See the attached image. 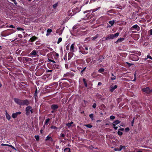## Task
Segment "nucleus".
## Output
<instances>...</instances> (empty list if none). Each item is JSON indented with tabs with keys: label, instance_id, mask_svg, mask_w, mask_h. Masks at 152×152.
<instances>
[{
	"label": "nucleus",
	"instance_id": "nucleus-1",
	"mask_svg": "<svg viewBox=\"0 0 152 152\" xmlns=\"http://www.w3.org/2000/svg\"><path fill=\"white\" fill-rule=\"evenodd\" d=\"M32 109V107L30 106H28L26 108V114L27 115H28L31 113H33Z\"/></svg>",
	"mask_w": 152,
	"mask_h": 152
},
{
	"label": "nucleus",
	"instance_id": "nucleus-2",
	"mask_svg": "<svg viewBox=\"0 0 152 152\" xmlns=\"http://www.w3.org/2000/svg\"><path fill=\"white\" fill-rule=\"evenodd\" d=\"M142 91H143L148 94L151 93L152 92V90L150 89L148 87H147L143 88L142 89Z\"/></svg>",
	"mask_w": 152,
	"mask_h": 152
},
{
	"label": "nucleus",
	"instance_id": "nucleus-3",
	"mask_svg": "<svg viewBox=\"0 0 152 152\" xmlns=\"http://www.w3.org/2000/svg\"><path fill=\"white\" fill-rule=\"evenodd\" d=\"M14 101L16 104L20 105H22V100L18 98H15L14 99Z\"/></svg>",
	"mask_w": 152,
	"mask_h": 152
},
{
	"label": "nucleus",
	"instance_id": "nucleus-4",
	"mask_svg": "<svg viewBox=\"0 0 152 152\" xmlns=\"http://www.w3.org/2000/svg\"><path fill=\"white\" fill-rule=\"evenodd\" d=\"M134 29H136L137 31L140 30V27L138 25L136 24L130 28L131 30H133Z\"/></svg>",
	"mask_w": 152,
	"mask_h": 152
},
{
	"label": "nucleus",
	"instance_id": "nucleus-5",
	"mask_svg": "<svg viewBox=\"0 0 152 152\" xmlns=\"http://www.w3.org/2000/svg\"><path fill=\"white\" fill-rule=\"evenodd\" d=\"M21 113L20 112H18L15 113H13L12 115V117L13 118H15L17 117L18 115H20Z\"/></svg>",
	"mask_w": 152,
	"mask_h": 152
},
{
	"label": "nucleus",
	"instance_id": "nucleus-6",
	"mask_svg": "<svg viewBox=\"0 0 152 152\" xmlns=\"http://www.w3.org/2000/svg\"><path fill=\"white\" fill-rule=\"evenodd\" d=\"M22 105H28L29 104V102L28 100H22Z\"/></svg>",
	"mask_w": 152,
	"mask_h": 152
},
{
	"label": "nucleus",
	"instance_id": "nucleus-7",
	"mask_svg": "<svg viewBox=\"0 0 152 152\" xmlns=\"http://www.w3.org/2000/svg\"><path fill=\"white\" fill-rule=\"evenodd\" d=\"M45 140L46 141H49L51 142H52L53 141L52 137L49 136H48L46 137Z\"/></svg>",
	"mask_w": 152,
	"mask_h": 152
},
{
	"label": "nucleus",
	"instance_id": "nucleus-8",
	"mask_svg": "<svg viewBox=\"0 0 152 152\" xmlns=\"http://www.w3.org/2000/svg\"><path fill=\"white\" fill-rule=\"evenodd\" d=\"M117 88V86L116 85H115L114 86H111L110 88V91L112 92L113 91L116 89Z\"/></svg>",
	"mask_w": 152,
	"mask_h": 152
},
{
	"label": "nucleus",
	"instance_id": "nucleus-9",
	"mask_svg": "<svg viewBox=\"0 0 152 152\" xmlns=\"http://www.w3.org/2000/svg\"><path fill=\"white\" fill-rule=\"evenodd\" d=\"M113 39L112 34H109L105 38V40L112 39Z\"/></svg>",
	"mask_w": 152,
	"mask_h": 152
},
{
	"label": "nucleus",
	"instance_id": "nucleus-10",
	"mask_svg": "<svg viewBox=\"0 0 152 152\" xmlns=\"http://www.w3.org/2000/svg\"><path fill=\"white\" fill-rule=\"evenodd\" d=\"M75 44V43H73L70 46V50L71 52H74V45Z\"/></svg>",
	"mask_w": 152,
	"mask_h": 152
},
{
	"label": "nucleus",
	"instance_id": "nucleus-11",
	"mask_svg": "<svg viewBox=\"0 0 152 152\" xmlns=\"http://www.w3.org/2000/svg\"><path fill=\"white\" fill-rule=\"evenodd\" d=\"M51 107L52 109L55 110L57 109L58 106L57 104H53L51 105Z\"/></svg>",
	"mask_w": 152,
	"mask_h": 152
},
{
	"label": "nucleus",
	"instance_id": "nucleus-12",
	"mask_svg": "<svg viewBox=\"0 0 152 152\" xmlns=\"http://www.w3.org/2000/svg\"><path fill=\"white\" fill-rule=\"evenodd\" d=\"M6 116L7 119L8 120H10L11 118V116L10 115L7 113V111H6Z\"/></svg>",
	"mask_w": 152,
	"mask_h": 152
},
{
	"label": "nucleus",
	"instance_id": "nucleus-13",
	"mask_svg": "<svg viewBox=\"0 0 152 152\" xmlns=\"http://www.w3.org/2000/svg\"><path fill=\"white\" fill-rule=\"evenodd\" d=\"M37 39V37L35 36H34L31 38L30 39V40L31 42H33L35 41Z\"/></svg>",
	"mask_w": 152,
	"mask_h": 152
},
{
	"label": "nucleus",
	"instance_id": "nucleus-14",
	"mask_svg": "<svg viewBox=\"0 0 152 152\" xmlns=\"http://www.w3.org/2000/svg\"><path fill=\"white\" fill-rule=\"evenodd\" d=\"M124 38H121L118 39L117 41L115 42L116 43H118V42H121L123 41L124 40Z\"/></svg>",
	"mask_w": 152,
	"mask_h": 152
},
{
	"label": "nucleus",
	"instance_id": "nucleus-15",
	"mask_svg": "<svg viewBox=\"0 0 152 152\" xmlns=\"http://www.w3.org/2000/svg\"><path fill=\"white\" fill-rule=\"evenodd\" d=\"M73 124V122H71L70 123H68L66 124V126L68 127V128L70 127Z\"/></svg>",
	"mask_w": 152,
	"mask_h": 152
},
{
	"label": "nucleus",
	"instance_id": "nucleus-16",
	"mask_svg": "<svg viewBox=\"0 0 152 152\" xmlns=\"http://www.w3.org/2000/svg\"><path fill=\"white\" fill-rule=\"evenodd\" d=\"M37 52H37L36 50H33L31 53V55L35 56L37 55Z\"/></svg>",
	"mask_w": 152,
	"mask_h": 152
},
{
	"label": "nucleus",
	"instance_id": "nucleus-17",
	"mask_svg": "<svg viewBox=\"0 0 152 152\" xmlns=\"http://www.w3.org/2000/svg\"><path fill=\"white\" fill-rule=\"evenodd\" d=\"M113 38L117 37L119 35V33H117L115 34H112Z\"/></svg>",
	"mask_w": 152,
	"mask_h": 152
},
{
	"label": "nucleus",
	"instance_id": "nucleus-18",
	"mask_svg": "<svg viewBox=\"0 0 152 152\" xmlns=\"http://www.w3.org/2000/svg\"><path fill=\"white\" fill-rule=\"evenodd\" d=\"M70 149L69 148H66L64 150V152H70Z\"/></svg>",
	"mask_w": 152,
	"mask_h": 152
},
{
	"label": "nucleus",
	"instance_id": "nucleus-19",
	"mask_svg": "<svg viewBox=\"0 0 152 152\" xmlns=\"http://www.w3.org/2000/svg\"><path fill=\"white\" fill-rule=\"evenodd\" d=\"M98 37V34L96 35L94 37H93L91 38V39L92 40H94L96 39Z\"/></svg>",
	"mask_w": 152,
	"mask_h": 152
},
{
	"label": "nucleus",
	"instance_id": "nucleus-20",
	"mask_svg": "<svg viewBox=\"0 0 152 152\" xmlns=\"http://www.w3.org/2000/svg\"><path fill=\"white\" fill-rule=\"evenodd\" d=\"M52 30L51 29H48L47 30V33L46 34V35L47 36H48L49 35V33H51L52 32Z\"/></svg>",
	"mask_w": 152,
	"mask_h": 152
},
{
	"label": "nucleus",
	"instance_id": "nucleus-21",
	"mask_svg": "<svg viewBox=\"0 0 152 152\" xmlns=\"http://www.w3.org/2000/svg\"><path fill=\"white\" fill-rule=\"evenodd\" d=\"M120 121L118 120H116L113 122V125H115L118 124L120 123Z\"/></svg>",
	"mask_w": 152,
	"mask_h": 152
},
{
	"label": "nucleus",
	"instance_id": "nucleus-22",
	"mask_svg": "<svg viewBox=\"0 0 152 152\" xmlns=\"http://www.w3.org/2000/svg\"><path fill=\"white\" fill-rule=\"evenodd\" d=\"M49 121H50V119L49 118L47 119L45 121V124L46 125H48V123H49Z\"/></svg>",
	"mask_w": 152,
	"mask_h": 152
},
{
	"label": "nucleus",
	"instance_id": "nucleus-23",
	"mask_svg": "<svg viewBox=\"0 0 152 152\" xmlns=\"http://www.w3.org/2000/svg\"><path fill=\"white\" fill-rule=\"evenodd\" d=\"M51 128L52 129H54L55 130H59V129L58 128L54 126H52L51 127Z\"/></svg>",
	"mask_w": 152,
	"mask_h": 152
},
{
	"label": "nucleus",
	"instance_id": "nucleus-24",
	"mask_svg": "<svg viewBox=\"0 0 152 152\" xmlns=\"http://www.w3.org/2000/svg\"><path fill=\"white\" fill-rule=\"evenodd\" d=\"M114 22H115L114 20L110 21L109 22V23L111 25V26H113L114 24Z\"/></svg>",
	"mask_w": 152,
	"mask_h": 152
},
{
	"label": "nucleus",
	"instance_id": "nucleus-25",
	"mask_svg": "<svg viewBox=\"0 0 152 152\" xmlns=\"http://www.w3.org/2000/svg\"><path fill=\"white\" fill-rule=\"evenodd\" d=\"M83 81L84 84L85 86L86 87H87V84L86 82V80L85 79L83 78Z\"/></svg>",
	"mask_w": 152,
	"mask_h": 152
},
{
	"label": "nucleus",
	"instance_id": "nucleus-26",
	"mask_svg": "<svg viewBox=\"0 0 152 152\" xmlns=\"http://www.w3.org/2000/svg\"><path fill=\"white\" fill-rule=\"evenodd\" d=\"M34 137L36 139L37 141H39V137L38 135L35 136Z\"/></svg>",
	"mask_w": 152,
	"mask_h": 152
},
{
	"label": "nucleus",
	"instance_id": "nucleus-27",
	"mask_svg": "<svg viewBox=\"0 0 152 152\" xmlns=\"http://www.w3.org/2000/svg\"><path fill=\"white\" fill-rule=\"evenodd\" d=\"M106 136L107 138L108 139V138L109 137V138L110 139H112L113 138V136H112L111 135H106Z\"/></svg>",
	"mask_w": 152,
	"mask_h": 152
},
{
	"label": "nucleus",
	"instance_id": "nucleus-28",
	"mask_svg": "<svg viewBox=\"0 0 152 152\" xmlns=\"http://www.w3.org/2000/svg\"><path fill=\"white\" fill-rule=\"evenodd\" d=\"M62 40V39L61 37H60L58 38V40L57 41V43L58 44L59 43L61 42Z\"/></svg>",
	"mask_w": 152,
	"mask_h": 152
},
{
	"label": "nucleus",
	"instance_id": "nucleus-29",
	"mask_svg": "<svg viewBox=\"0 0 152 152\" xmlns=\"http://www.w3.org/2000/svg\"><path fill=\"white\" fill-rule=\"evenodd\" d=\"M85 126H86V127L89 128H91L92 127V126L90 124H86L85 125Z\"/></svg>",
	"mask_w": 152,
	"mask_h": 152
},
{
	"label": "nucleus",
	"instance_id": "nucleus-30",
	"mask_svg": "<svg viewBox=\"0 0 152 152\" xmlns=\"http://www.w3.org/2000/svg\"><path fill=\"white\" fill-rule=\"evenodd\" d=\"M114 150L115 151H120L121 150V149H120V147L119 148H115L114 149Z\"/></svg>",
	"mask_w": 152,
	"mask_h": 152
},
{
	"label": "nucleus",
	"instance_id": "nucleus-31",
	"mask_svg": "<svg viewBox=\"0 0 152 152\" xmlns=\"http://www.w3.org/2000/svg\"><path fill=\"white\" fill-rule=\"evenodd\" d=\"M8 146L10 147V148H12L14 150H16V148L14 146H13L12 145H8Z\"/></svg>",
	"mask_w": 152,
	"mask_h": 152
},
{
	"label": "nucleus",
	"instance_id": "nucleus-32",
	"mask_svg": "<svg viewBox=\"0 0 152 152\" xmlns=\"http://www.w3.org/2000/svg\"><path fill=\"white\" fill-rule=\"evenodd\" d=\"M8 146L10 147V148H12L14 150H16V148L14 146H13L12 145H8Z\"/></svg>",
	"mask_w": 152,
	"mask_h": 152
},
{
	"label": "nucleus",
	"instance_id": "nucleus-33",
	"mask_svg": "<svg viewBox=\"0 0 152 152\" xmlns=\"http://www.w3.org/2000/svg\"><path fill=\"white\" fill-rule=\"evenodd\" d=\"M104 71V69L103 68L100 69L98 70V72H103Z\"/></svg>",
	"mask_w": 152,
	"mask_h": 152
},
{
	"label": "nucleus",
	"instance_id": "nucleus-34",
	"mask_svg": "<svg viewBox=\"0 0 152 152\" xmlns=\"http://www.w3.org/2000/svg\"><path fill=\"white\" fill-rule=\"evenodd\" d=\"M90 39V38H86L84 40V42H87V41H89Z\"/></svg>",
	"mask_w": 152,
	"mask_h": 152
},
{
	"label": "nucleus",
	"instance_id": "nucleus-35",
	"mask_svg": "<svg viewBox=\"0 0 152 152\" xmlns=\"http://www.w3.org/2000/svg\"><path fill=\"white\" fill-rule=\"evenodd\" d=\"M58 3H56L55 4H54L53 7L55 9V8H56L58 6Z\"/></svg>",
	"mask_w": 152,
	"mask_h": 152
},
{
	"label": "nucleus",
	"instance_id": "nucleus-36",
	"mask_svg": "<svg viewBox=\"0 0 152 152\" xmlns=\"http://www.w3.org/2000/svg\"><path fill=\"white\" fill-rule=\"evenodd\" d=\"M124 130V128H121V129H119V130L118 131V132L117 133H122V132H120V130H121V131H123Z\"/></svg>",
	"mask_w": 152,
	"mask_h": 152
},
{
	"label": "nucleus",
	"instance_id": "nucleus-37",
	"mask_svg": "<svg viewBox=\"0 0 152 152\" xmlns=\"http://www.w3.org/2000/svg\"><path fill=\"white\" fill-rule=\"evenodd\" d=\"M89 117L91 118L92 120H93L94 115L93 114H90L89 115Z\"/></svg>",
	"mask_w": 152,
	"mask_h": 152
},
{
	"label": "nucleus",
	"instance_id": "nucleus-38",
	"mask_svg": "<svg viewBox=\"0 0 152 152\" xmlns=\"http://www.w3.org/2000/svg\"><path fill=\"white\" fill-rule=\"evenodd\" d=\"M120 149H121V150L123 149H126L125 146H123L122 145H120Z\"/></svg>",
	"mask_w": 152,
	"mask_h": 152
},
{
	"label": "nucleus",
	"instance_id": "nucleus-39",
	"mask_svg": "<svg viewBox=\"0 0 152 152\" xmlns=\"http://www.w3.org/2000/svg\"><path fill=\"white\" fill-rule=\"evenodd\" d=\"M149 58L151 59L152 60V58L151 57V56L150 55H148L147 56V58H145V60H146L147 58Z\"/></svg>",
	"mask_w": 152,
	"mask_h": 152
},
{
	"label": "nucleus",
	"instance_id": "nucleus-40",
	"mask_svg": "<svg viewBox=\"0 0 152 152\" xmlns=\"http://www.w3.org/2000/svg\"><path fill=\"white\" fill-rule=\"evenodd\" d=\"M129 130V127H127L125 129V132H128Z\"/></svg>",
	"mask_w": 152,
	"mask_h": 152
},
{
	"label": "nucleus",
	"instance_id": "nucleus-41",
	"mask_svg": "<svg viewBox=\"0 0 152 152\" xmlns=\"http://www.w3.org/2000/svg\"><path fill=\"white\" fill-rule=\"evenodd\" d=\"M17 29L18 30H21L22 31H23L24 30V29L22 28H21L20 27H18L17 28Z\"/></svg>",
	"mask_w": 152,
	"mask_h": 152
},
{
	"label": "nucleus",
	"instance_id": "nucleus-42",
	"mask_svg": "<svg viewBox=\"0 0 152 152\" xmlns=\"http://www.w3.org/2000/svg\"><path fill=\"white\" fill-rule=\"evenodd\" d=\"M116 79V76H113L111 78V80H114Z\"/></svg>",
	"mask_w": 152,
	"mask_h": 152
},
{
	"label": "nucleus",
	"instance_id": "nucleus-43",
	"mask_svg": "<svg viewBox=\"0 0 152 152\" xmlns=\"http://www.w3.org/2000/svg\"><path fill=\"white\" fill-rule=\"evenodd\" d=\"M110 119H111L112 120H113V119H115V117L114 116H113V115H111L110 117Z\"/></svg>",
	"mask_w": 152,
	"mask_h": 152
},
{
	"label": "nucleus",
	"instance_id": "nucleus-44",
	"mask_svg": "<svg viewBox=\"0 0 152 152\" xmlns=\"http://www.w3.org/2000/svg\"><path fill=\"white\" fill-rule=\"evenodd\" d=\"M100 7H98L97 8H96V9H95L94 10H93V12H95V11L98 10L99 9H100Z\"/></svg>",
	"mask_w": 152,
	"mask_h": 152
},
{
	"label": "nucleus",
	"instance_id": "nucleus-45",
	"mask_svg": "<svg viewBox=\"0 0 152 152\" xmlns=\"http://www.w3.org/2000/svg\"><path fill=\"white\" fill-rule=\"evenodd\" d=\"M48 61L49 62H52L53 63H55V62L52 60L50 59H48Z\"/></svg>",
	"mask_w": 152,
	"mask_h": 152
},
{
	"label": "nucleus",
	"instance_id": "nucleus-46",
	"mask_svg": "<svg viewBox=\"0 0 152 152\" xmlns=\"http://www.w3.org/2000/svg\"><path fill=\"white\" fill-rule=\"evenodd\" d=\"M13 2L14 4L16 5H17V3L16 2V1L15 0H11Z\"/></svg>",
	"mask_w": 152,
	"mask_h": 152
},
{
	"label": "nucleus",
	"instance_id": "nucleus-47",
	"mask_svg": "<svg viewBox=\"0 0 152 152\" xmlns=\"http://www.w3.org/2000/svg\"><path fill=\"white\" fill-rule=\"evenodd\" d=\"M96 104L95 103L92 106V107L94 108H95L96 107Z\"/></svg>",
	"mask_w": 152,
	"mask_h": 152
},
{
	"label": "nucleus",
	"instance_id": "nucleus-48",
	"mask_svg": "<svg viewBox=\"0 0 152 152\" xmlns=\"http://www.w3.org/2000/svg\"><path fill=\"white\" fill-rule=\"evenodd\" d=\"M149 32L151 35H152V29L150 30L149 31Z\"/></svg>",
	"mask_w": 152,
	"mask_h": 152
},
{
	"label": "nucleus",
	"instance_id": "nucleus-49",
	"mask_svg": "<svg viewBox=\"0 0 152 152\" xmlns=\"http://www.w3.org/2000/svg\"><path fill=\"white\" fill-rule=\"evenodd\" d=\"M52 71V70L48 69V70L46 72H51Z\"/></svg>",
	"mask_w": 152,
	"mask_h": 152
},
{
	"label": "nucleus",
	"instance_id": "nucleus-50",
	"mask_svg": "<svg viewBox=\"0 0 152 152\" xmlns=\"http://www.w3.org/2000/svg\"><path fill=\"white\" fill-rule=\"evenodd\" d=\"M66 134H61V135L62 137H64L65 136Z\"/></svg>",
	"mask_w": 152,
	"mask_h": 152
},
{
	"label": "nucleus",
	"instance_id": "nucleus-51",
	"mask_svg": "<svg viewBox=\"0 0 152 152\" xmlns=\"http://www.w3.org/2000/svg\"><path fill=\"white\" fill-rule=\"evenodd\" d=\"M91 11V10H86V11H85L84 12V13H86L88 12H89L90 11Z\"/></svg>",
	"mask_w": 152,
	"mask_h": 152
},
{
	"label": "nucleus",
	"instance_id": "nucleus-52",
	"mask_svg": "<svg viewBox=\"0 0 152 152\" xmlns=\"http://www.w3.org/2000/svg\"><path fill=\"white\" fill-rule=\"evenodd\" d=\"M9 145L8 144H1V145L2 146H8V145Z\"/></svg>",
	"mask_w": 152,
	"mask_h": 152
},
{
	"label": "nucleus",
	"instance_id": "nucleus-53",
	"mask_svg": "<svg viewBox=\"0 0 152 152\" xmlns=\"http://www.w3.org/2000/svg\"><path fill=\"white\" fill-rule=\"evenodd\" d=\"M114 126V128L116 130L118 128V127L117 126H115V125H113Z\"/></svg>",
	"mask_w": 152,
	"mask_h": 152
},
{
	"label": "nucleus",
	"instance_id": "nucleus-54",
	"mask_svg": "<svg viewBox=\"0 0 152 152\" xmlns=\"http://www.w3.org/2000/svg\"><path fill=\"white\" fill-rule=\"evenodd\" d=\"M86 68V67H85L81 71V73H82L85 70Z\"/></svg>",
	"mask_w": 152,
	"mask_h": 152
},
{
	"label": "nucleus",
	"instance_id": "nucleus-55",
	"mask_svg": "<svg viewBox=\"0 0 152 152\" xmlns=\"http://www.w3.org/2000/svg\"><path fill=\"white\" fill-rule=\"evenodd\" d=\"M10 27L11 28H14V27L12 25H11L10 26Z\"/></svg>",
	"mask_w": 152,
	"mask_h": 152
},
{
	"label": "nucleus",
	"instance_id": "nucleus-56",
	"mask_svg": "<svg viewBox=\"0 0 152 152\" xmlns=\"http://www.w3.org/2000/svg\"><path fill=\"white\" fill-rule=\"evenodd\" d=\"M102 84V83L101 82H99L98 83V86H101Z\"/></svg>",
	"mask_w": 152,
	"mask_h": 152
},
{
	"label": "nucleus",
	"instance_id": "nucleus-57",
	"mask_svg": "<svg viewBox=\"0 0 152 152\" xmlns=\"http://www.w3.org/2000/svg\"><path fill=\"white\" fill-rule=\"evenodd\" d=\"M18 37H22V35L20 34H19L18 35Z\"/></svg>",
	"mask_w": 152,
	"mask_h": 152
},
{
	"label": "nucleus",
	"instance_id": "nucleus-58",
	"mask_svg": "<svg viewBox=\"0 0 152 152\" xmlns=\"http://www.w3.org/2000/svg\"><path fill=\"white\" fill-rule=\"evenodd\" d=\"M85 50H88V48L86 47H85Z\"/></svg>",
	"mask_w": 152,
	"mask_h": 152
},
{
	"label": "nucleus",
	"instance_id": "nucleus-59",
	"mask_svg": "<svg viewBox=\"0 0 152 152\" xmlns=\"http://www.w3.org/2000/svg\"><path fill=\"white\" fill-rule=\"evenodd\" d=\"M77 28V26H74L73 27V29H76V28Z\"/></svg>",
	"mask_w": 152,
	"mask_h": 152
},
{
	"label": "nucleus",
	"instance_id": "nucleus-60",
	"mask_svg": "<svg viewBox=\"0 0 152 152\" xmlns=\"http://www.w3.org/2000/svg\"><path fill=\"white\" fill-rule=\"evenodd\" d=\"M29 58L26 57L25 58V60H28Z\"/></svg>",
	"mask_w": 152,
	"mask_h": 152
},
{
	"label": "nucleus",
	"instance_id": "nucleus-61",
	"mask_svg": "<svg viewBox=\"0 0 152 152\" xmlns=\"http://www.w3.org/2000/svg\"><path fill=\"white\" fill-rule=\"evenodd\" d=\"M118 135L120 136L122 135L123 134H118Z\"/></svg>",
	"mask_w": 152,
	"mask_h": 152
},
{
	"label": "nucleus",
	"instance_id": "nucleus-62",
	"mask_svg": "<svg viewBox=\"0 0 152 152\" xmlns=\"http://www.w3.org/2000/svg\"><path fill=\"white\" fill-rule=\"evenodd\" d=\"M126 63H127V64H128L129 65V66H131V64H130V63H128V62H127Z\"/></svg>",
	"mask_w": 152,
	"mask_h": 152
},
{
	"label": "nucleus",
	"instance_id": "nucleus-63",
	"mask_svg": "<svg viewBox=\"0 0 152 152\" xmlns=\"http://www.w3.org/2000/svg\"><path fill=\"white\" fill-rule=\"evenodd\" d=\"M136 152H142L141 151H137Z\"/></svg>",
	"mask_w": 152,
	"mask_h": 152
},
{
	"label": "nucleus",
	"instance_id": "nucleus-64",
	"mask_svg": "<svg viewBox=\"0 0 152 152\" xmlns=\"http://www.w3.org/2000/svg\"><path fill=\"white\" fill-rule=\"evenodd\" d=\"M111 75H112V76H115L113 74V73H111Z\"/></svg>",
	"mask_w": 152,
	"mask_h": 152
}]
</instances>
